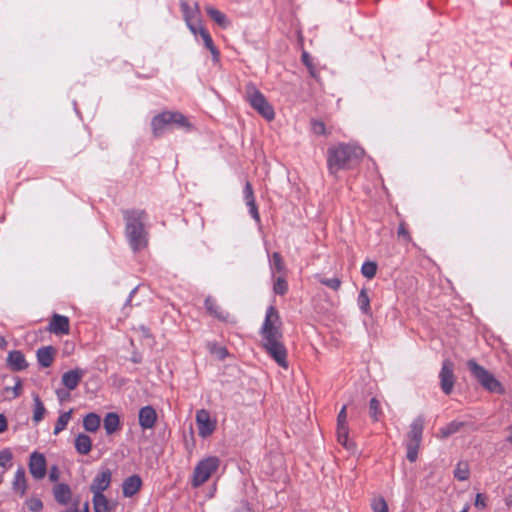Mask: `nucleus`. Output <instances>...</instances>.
I'll return each mask as SVG.
<instances>
[{"label": "nucleus", "instance_id": "f257e3e1", "mask_svg": "<svg viewBox=\"0 0 512 512\" xmlns=\"http://www.w3.org/2000/svg\"><path fill=\"white\" fill-rule=\"evenodd\" d=\"M261 346L284 369L288 368L287 350L282 342L281 319L274 306H269L260 329Z\"/></svg>", "mask_w": 512, "mask_h": 512}, {"label": "nucleus", "instance_id": "f03ea898", "mask_svg": "<svg viewBox=\"0 0 512 512\" xmlns=\"http://www.w3.org/2000/svg\"><path fill=\"white\" fill-rule=\"evenodd\" d=\"M125 231L129 244L134 252L148 245V234L144 228L146 212L144 210H126L123 212Z\"/></svg>", "mask_w": 512, "mask_h": 512}, {"label": "nucleus", "instance_id": "7ed1b4c3", "mask_svg": "<svg viewBox=\"0 0 512 512\" xmlns=\"http://www.w3.org/2000/svg\"><path fill=\"white\" fill-rule=\"evenodd\" d=\"M363 155L364 150L356 145L339 144L331 147L327 151L329 172L335 175L338 171L349 168L353 162L360 160Z\"/></svg>", "mask_w": 512, "mask_h": 512}, {"label": "nucleus", "instance_id": "20e7f679", "mask_svg": "<svg viewBox=\"0 0 512 512\" xmlns=\"http://www.w3.org/2000/svg\"><path fill=\"white\" fill-rule=\"evenodd\" d=\"M172 126L183 128L187 131L192 129L189 120L178 111H164L155 115L151 120V129L154 137H161Z\"/></svg>", "mask_w": 512, "mask_h": 512}, {"label": "nucleus", "instance_id": "39448f33", "mask_svg": "<svg viewBox=\"0 0 512 512\" xmlns=\"http://www.w3.org/2000/svg\"><path fill=\"white\" fill-rule=\"evenodd\" d=\"M244 97L250 106L256 110L263 118L271 121L275 118V112L272 105L267 101L261 91L254 83L248 82L245 85Z\"/></svg>", "mask_w": 512, "mask_h": 512}, {"label": "nucleus", "instance_id": "423d86ee", "mask_svg": "<svg viewBox=\"0 0 512 512\" xmlns=\"http://www.w3.org/2000/svg\"><path fill=\"white\" fill-rule=\"evenodd\" d=\"M467 367L472 376L489 392L504 393L502 384L486 370L483 366L479 365L474 359L467 361Z\"/></svg>", "mask_w": 512, "mask_h": 512}, {"label": "nucleus", "instance_id": "0eeeda50", "mask_svg": "<svg viewBox=\"0 0 512 512\" xmlns=\"http://www.w3.org/2000/svg\"><path fill=\"white\" fill-rule=\"evenodd\" d=\"M220 460L215 456H209L202 459L195 466L192 477L193 487H199L204 484L210 476L218 469Z\"/></svg>", "mask_w": 512, "mask_h": 512}, {"label": "nucleus", "instance_id": "6e6552de", "mask_svg": "<svg viewBox=\"0 0 512 512\" xmlns=\"http://www.w3.org/2000/svg\"><path fill=\"white\" fill-rule=\"evenodd\" d=\"M440 387L444 394L450 395L453 391L456 377L454 375V363L450 359L442 362L439 373Z\"/></svg>", "mask_w": 512, "mask_h": 512}, {"label": "nucleus", "instance_id": "1a4fd4ad", "mask_svg": "<svg viewBox=\"0 0 512 512\" xmlns=\"http://www.w3.org/2000/svg\"><path fill=\"white\" fill-rule=\"evenodd\" d=\"M29 472L36 480L43 479L47 472L45 456L39 452H33L29 458Z\"/></svg>", "mask_w": 512, "mask_h": 512}, {"label": "nucleus", "instance_id": "9d476101", "mask_svg": "<svg viewBox=\"0 0 512 512\" xmlns=\"http://www.w3.org/2000/svg\"><path fill=\"white\" fill-rule=\"evenodd\" d=\"M196 423L198 426V433L202 438L210 436L216 428L215 421L211 420L209 412L205 409L197 411Z\"/></svg>", "mask_w": 512, "mask_h": 512}, {"label": "nucleus", "instance_id": "9b49d317", "mask_svg": "<svg viewBox=\"0 0 512 512\" xmlns=\"http://www.w3.org/2000/svg\"><path fill=\"white\" fill-rule=\"evenodd\" d=\"M111 482V472L109 469L103 470L98 473L93 479L90 485V491L95 495H103V491H105Z\"/></svg>", "mask_w": 512, "mask_h": 512}, {"label": "nucleus", "instance_id": "f8f14e48", "mask_svg": "<svg viewBox=\"0 0 512 512\" xmlns=\"http://www.w3.org/2000/svg\"><path fill=\"white\" fill-rule=\"evenodd\" d=\"M424 429V418L423 416H418L413 420L410 425V430L407 434V442L406 444H413L420 446L422 441V434Z\"/></svg>", "mask_w": 512, "mask_h": 512}, {"label": "nucleus", "instance_id": "ddd939ff", "mask_svg": "<svg viewBox=\"0 0 512 512\" xmlns=\"http://www.w3.org/2000/svg\"><path fill=\"white\" fill-rule=\"evenodd\" d=\"M47 330L55 335L69 334V319L60 314H53Z\"/></svg>", "mask_w": 512, "mask_h": 512}, {"label": "nucleus", "instance_id": "4468645a", "mask_svg": "<svg viewBox=\"0 0 512 512\" xmlns=\"http://www.w3.org/2000/svg\"><path fill=\"white\" fill-rule=\"evenodd\" d=\"M157 420V413L152 406L142 407L139 411V425L143 429H151Z\"/></svg>", "mask_w": 512, "mask_h": 512}, {"label": "nucleus", "instance_id": "2eb2a0df", "mask_svg": "<svg viewBox=\"0 0 512 512\" xmlns=\"http://www.w3.org/2000/svg\"><path fill=\"white\" fill-rule=\"evenodd\" d=\"M83 376L84 371L80 368H75L62 375V383L69 390H74L80 383Z\"/></svg>", "mask_w": 512, "mask_h": 512}, {"label": "nucleus", "instance_id": "dca6fc26", "mask_svg": "<svg viewBox=\"0 0 512 512\" xmlns=\"http://www.w3.org/2000/svg\"><path fill=\"white\" fill-rule=\"evenodd\" d=\"M7 364L13 371H21L28 366L24 354L19 350H13L9 352L7 357Z\"/></svg>", "mask_w": 512, "mask_h": 512}, {"label": "nucleus", "instance_id": "f3484780", "mask_svg": "<svg viewBox=\"0 0 512 512\" xmlns=\"http://www.w3.org/2000/svg\"><path fill=\"white\" fill-rule=\"evenodd\" d=\"M244 198L246 200V204L249 207L251 216L257 221H260V216L257 210V206L255 203V197L253 193L252 185L249 181H246L244 190H243Z\"/></svg>", "mask_w": 512, "mask_h": 512}, {"label": "nucleus", "instance_id": "a211bd4d", "mask_svg": "<svg viewBox=\"0 0 512 512\" xmlns=\"http://www.w3.org/2000/svg\"><path fill=\"white\" fill-rule=\"evenodd\" d=\"M12 489L16 494H19L21 497L25 495L27 490V480L25 470L23 467H19L17 469L12 482Z\"/></svg>", "mask_w": 512, "mask_h": 512}, {"label": "nucleus", "instance_id": "6ab92c4d", "mask_svg": "<svg viewBox=\"0 0 512 512\" xmlns=\"http://www.w3.org/2000/svg\"><path fill=\"white\" fill-rule=\"evenodd\" d=\"M142 481L141 478L138 475H132L124 480L122 485V492L125 497H132L135 495L140 487H141Z\"/></svg>", "mask_w": 512, "mask_h": 512}, {"label": "nucleus", "instance_id": "aec40b11", "mask_svg": "<svg viewBox=\"0 0 512 512\" xmlns=\"http://www.w3.org/2000/svg\"><path fill=\"white\" fill-rule=\"evenodd\" d=\"M55 356V349L52 346L41 347L37 350V360L42 367H50Z\"/></svg>", "mask_w": 512, "mask_h": 512}, {"label": "nucleus", "instance_id": "412c9836", "mask_svg": "<svg viewBox=\"0 0 512 512\" xmlns=\"http://www.w3.org/2000/svg\"><path fill=\"white\" fill-rule=\"evenodd\" d=\"M103 426L108 435L114 434L120 428V418L117 413H107L103 420Z\"/></svg>", "mask_w": 512, "mask_h": 512}, {"label": "nucleus", "instance_id": "4be33fe9", "mask_svg": "<svg viewBox=\"0 0 512 512\" xmlns=\"http://www.w3.org/2000/svg\"><path fill=\"white\" fill-rule=\"evenodd\" d=\"M56 501L60 504H67L71 499V489L64 483H59L53 488Z\"/></svg>", "mask_w": 512, "mask_h": 512}, {"label": "nucleus", "instance_id": "5701e85b", "mask_svg": "<svg viewBox=\"0 0 512 512\" xmlns=\"http://www.w3.org/2000/svg\"><path fill=\"white\" fill-rule=\"evenodd\" d=\"M206 13L208 16L221 28H227L230 25V21L226 17V15L221 12L220 10L212 7V6H206L205 8Z\"/></svg>", "mask_w": 512, "mask_h": 512}, {"label": "nucleus", "instance_id": "b1692460", "mask_svg": "<svg viewBox=\"0 0 512 512\" xmlns=\"http://www.w3.org/2000/svg\"><path fill=\"white\" fill-rule=\"evenodd\" d=\"M75 449L81 455H87L92 449V440L86 434H79L75 439Z\"/></svg>", "mask_w": 512, "mask_h": 512}, {"label": "nucleus", "instance_id": "393cba45", "mask_svg": "<svg viewBox=\"0 0 512 512\" xmlns=\"http://www.w3.org/2000/svg\"><path fill=\"white\" fill-rule=\"evenodd\" d=\"M197 32H199L203 42H204V45L207 49H209V51L211 52L212 56H213V59L215 61H218L219 59V51L218 49L216 48V46L214 45L213 43V40L210 36V34L208 33V31L203 28L202 26H200L198 29H197Z\"/></svg>", "mask_w": 512, "mask_h": 512}, {"label": "nucleus", "instance_id": "a878e982", "mask_svg": "<svg viewBox=\"0 0 512 512\" xmlns=\"http://www.w3.org/2000/svg\"><path fill=\"white\" fill-rule=\"evenodd\" d=\"M205 307L207 311L220 320H227L228 314L224 313L211 297L205 299Z\"/></svg>", "mask_w": 512, "mask_h": 512}, {"label": "nucleus", "instance_id": "bb28decb", "mask_svg": "<svg viewBox=\"0 0 512 512\" xmlns=\"http://www.w3.org/2000/svg\"><path fill=\"white\" fill-rule=\"evenodd\" d=\"M100 423V417L95 413H89L83 419V427L88 432H96L100 427Z\"/></svg>", "mask_w": 512, "mask_h": 512}, {"label": "nucleus", "instance_id": "cd10ccee", "mask_svg": "<svg viewBox=\"0 0 512 512\" xmlns=\"http://www.w3.org/2000/svg\"><path fill=\"white\" fill-rule=\"evenodd\" d=\"M465 423L461 421H452L449 424H447L445 427H442L439 431L440 436L442 438H447L451 436L452 434H455L461 430L462 427H464Z\"/></svg>", "mask_w": 512, "mask_h": 512}, {"label": "nucleus", "instance_id": "c85d7f7f", "mask_svg": "<svg viewBox=\"0 0 512 512\" xmlns=\"http://www.w3.org/2000/svg\"><path fill=\"white\" fill-rule=\"evenodd\" d=\"M358 306L360 310L366 314L371 315V307H370V298L366 289H362L358 295L357 299Z\"/></svg>", "mask_w": 512, "mask_h": 512}, {"label": "nucleus", "instance_id": "c756f323", "mask_svg": "<svg viewBox=\"0 0 512 512\" xmlns=\"http://www.w3.org/2000/svg\"><path fill=\"white\" fill-rule=\"evenodd\" d=\"M33 401H34L33 420L36 423H38L39 421H41L43 419L46 409H45L40 397L37 394L33 395Z\"/></svg>", "mask_w": 512, "mask_h": 512}, {"label": "nucleus", "instance_id": "7c9ffc66", "mask_svg": "<svg viewBox=\"0 0 512 512\" xmlns=\"http://www.w3.org/2000/svg\"><path fill=\"white\" fill-rule=\"evenodd\" d=\"M94 512H110L107 498L104 495L93 496Z\"/></svg>", "mask_w": 512, "mask_h": 512}, {"label": "nucleus", "instance_id": "2f4dec72", "mask_svg": "<svg viewBox=\"0 0 512 512\" xmlns=\"http://www.w3.org/2000/svg\"><path fill=\"white\" fill-rule=\"evenodd\" d=\"M348 434H349L348 425H337L338 442L346 448L350 447Z\"/></svg>", "mask_w": 512, "mask_h": 512}, {"label": "nucleus", "instance_id": "473e14b6", "mask_svg": "<svg viewBox=\"0 0 512 512\" xmlns=\"http://www.w3.org/2000/svg\"><path fill=\"white\" fill-rule=\"evenodd\" d=\"M369 415L373 421L377 422L382 415L380 402L376 398H372L369 403Z\"/></svg>", "mask_w": 512, "mask_h": 512}, {"label": "nucleus", "instance_id": "72a5a7b5", "mask_svg": "<svg viewBox=\"0 0 512 512\" xmlns=\"http://www.w3.org/2000/svg\"><path fill=\"white\" fill-rule=\"evenodd\" d=\"M454 476L460 480L465 481L469 478V466L466 462H459L454 470Z\"/></svg>", "mask_w": 512, "mask_h": 512}, {"label": "nucleus", "instance_id": "f704fd0d", "mask_svg": "<svg viewBox=\"0 0 512 512\" xmlns=\"http://www.w3.org/2000/svg\"><path fill=\"white\" fill-rule=\"evenodd\" d=\"M377 272V264L372 261L365 262L361 267V273L367 279H372Z\"/></svg>", "mask_w": 512, "mask_h": 512}, {"label": "nucleus", "instance_id": "c9c22d12", "mask_svg": "<svg viewBox=\"0 0 512 512\" xmlns=\"http://www.w3.org/2000/svg\"><path fill=\"white\" fill-rule=\"evenodd\" d=\"M208 349L211 354L215 355L218 359L223 360L228 355V351L224 346L218 345L217 343H209Z\"/></svg>", "mask_w": 512, "mask_h": 512}, {"label": "nucleus", "instance_id": "e433bc0d", "mask_svg": "<svg viewBox=\"0 0 512 512\" xmlns=\"http://www.w3.org/2000/svg\"><path fill=\"white\" fill-rule=\"evenodd\" d=\"M71 418V412H64L62 413L56 422L55 428H54V434L60 433L62 430H64L68 424V421Z\"/></svg>", "mask_w": 512, "mask_h": 512}, {"label": "nucleus", "instance_id": "4c0bfd02", "mask_svg": "<svg viewBox=\"0 0 512 512\" xmlns=\"http://www.w3.org/2000/svg\"><path fill=\"white\" fill-rule=\"evenodd\" d=\"M12 452L9 449H3L0 451V467L5 470L12 466Z\"/></svg>", "mask_w": 512, "mask_h": 512}, {"label": "nucleus", "instance_id": "58836bf2", "mask_svg": "<svg viewBox=\"0 0 512 512\" xmlns=\"http://www.w3.org/2000/svg\"><path fill=\"white\" fill-rule=\"evenodd\" d=\"M273 290L276 294L284 295L288 290V285L283 277H278L273 286Z\"/></svg>", "mask_w": 512, "mask_h": 512}, {"label": "nucleus", "instance_id": "ea45409f", "mask_svg": "<svg viewBox=\"0 0 512 512\" xmlns=\"http://www.w3.org/2000/svg\"><path fill=\"white\" fill-rule=\"evenodd\" d=\"M181 8H182V11H183V13H184V18H185L186 22L188 23V26H189L190 30H191L194 34H196V33H197V28H196L195 26H193V25L190 23V21H191V19H192V13H193V12H192V10H191V9H190V7L188 6V4H187V3H185V2H183V3L181 4Z\"/></svg>", "mask_w": 512, "mask_h": 512}, {"label": "nucleus", "instance_id": "a19ab883", "mask_svg": "<svg viewBox=\"0 0 512 512\" xmlns=\"http://www.w3.org/2000/svg\"><path fill=\"white\" fill-rule=\"evenodd\" d=\"M371 506L374 512H388V505L382 497L374 499Z\"/></svg>", "mask_w": 512, "mask_h": 512}, {"label": "nucleus", "instance_id": "79ce46f5", "mask_svg": "<svg viewBox=\"0 0 512 512\" xmlns=\"http://www.w3.org/2000/svg\"><path fill=\"white\" fill-rule=\"evenodd\" d=\"M28 509L32 512H40L43 508V503L39 498L31 497L26 501Z\"/></svg>", "mask_w": 512, "mask_h": 512}, {"label": "nucleus", "instance_id": "37998d69", "mask_svg": "<svg viewBox=\"0 0 512 512\" xmlns=\"http://www.w3.org/2000/svg\"><path fill=\"white\" fill-rule=\"evenodd\" d=\"M271 265L277 272H282L284 270L282 257L278 252H274L272 254Z\"/></svg>", "mask_w": 512, "mask_h": 512}, {"label": "nucleus", "instance_id": "c03bdc74", "mask_svg": "<svg viewBox=\"0 0 512 512\" xmlns=\"http://www.w3.org/2000/svg\"><path fill=\"white\" fill-rule=\"evenodd\" d=\"M419 447L420 446L413 445V444H406V449H407L406 456L410 462H415L417 460Z\"/></svg>", "mask_w": 512, "mask_h": 512}, {"label": "nucleus", "instance_id": "a18cd8bd", "mask_svg": "<svg viewBox=\"0 0 512 512\" xmlns=\"http://www.w3.org/2000/svg\"><path fill=\"white\" fill-rule=\"evenodd\" d=\"M321 283L335 291L341 286V281L338 278L322 279Z\"/></svg>", "mask_w": 512, "mask_h": 512}, {"label": "nucleus", "instance_id": "49530a36", "mask_svg": "<svg viewBox=\"0 0 512 512\" xmlns=\"http://www.w3.org/2000/svg\"><path fill=\"white\" fill-rule=\"evenodd\" d=\"M312 130L315 134L323 135L326 132L325 124L322 121L319 120H313L312 123Z\"/></svg>", "mask_w": 512, "mask_h": 512}, {"label": "nucleus", "instance_id": "de8ad7c7", "mask_svg": "<svg viewBox=\"0 0 512 512\" xmlns=\"http://www.w3.org/2000/svg\"><path fill=\"white\" fill-rule=\"evenodd\" d=\"M397 234H398V237L403 238L406 242H410L411 241L410 233L406 229V226H405L404 222H401L399 224Z\"/></svg>", "mask_w": 512, "mask_h": 512}, {"label": "nucleus", "instance_id": "09e8293b", "mask_svg": "<svg viewBox=\"0 0 512 512\" xmlns=\"http://www.w3.org/2000/svg\"><path fill=\"white\" fill-rule=\"evenodd\" d=\"M302 61L306 65V67L308 68L310 74L314 75L315 74V68H314V66L312 64V61H311V58H310L309 54L307 52H305V51L302 53Z\"/></svg>", "mask_w": 512, "mask_h": 512}, {"label": "nucleus", "instance_id": "8fccbe9b", "mask_svg": "<svg viewBox=\"0 0 512 512\" xmlns=\"http://www.w3.org/2000/svg\"><path fill=\"white\" fill-rule=\"evenodd\" d=\"M346 405L342 407L340 410L338 416H337V425H348L347 424V412H346Z\"/></svg>", "mask_w": 512, "mask_h": 512}, {"label": "nucleus", "instance_id": "3c124183", "mask_svg": "<svg viewBox=\"0 0 512 512\" xmlns=\"http://www.w3.org/2000/svg\"><path fill=\"white\" fill-rule=\"evenodd\" d=\"M475 506L477 508H485L486 507V497L482 493H478L475 498Z\"/></svg>", "mask_w": 512, "mask_h": 512}, {"label": "nucleus", "instance_id": "603ef678", "mask_svg": "<svg viewBox=\"0 0 512 512\" xmlns=\"http://www.w3.org/2000/svg\"><path fill=\"white\" fill-rule=\"evenodd\" d=\"M49 479L53 482H55L59 479V470H58L57 466L51 467L50 473H49Z\"/></svg>", "mask_w": 512, "mask_h": 512}, {"label": "nucleus", "instance_id": "864d4df0", "mask_svg": "<svg viewBox=\"0 0 512 512\" xmlns=\"http://www.w3.org/2000/svg\"><path fill=\"white\" fill-rule=\"evenodd\" d=\"M13 390V393H14V397H18L20 394H21V390H22V384H21V381L18 380L15 384V386L12 388Z\"/></svg>", "mask_w": 512, "mask_h": 512}, {"label": "nucleus", "instance_id": "5fc2aeb1", "mask_svg": "<svg viewBox=\"0 0 512 512\" xmlns=\"http://www.w3.org/2000/svg\"><path fill=\"white\" fill-rule=\"evenodd\" d=\"M7 429V420L3 414H0V433H3Z\"/></svg>", "mask_w": 512, "mask_h": 512}, {"label": "nucleus", "instance_id": "6e6d98bb", "mask_svg": "<svg viewBox=\"0 0 512 512\" xmlns=\"http://www.w3.org/2000/svg\"><path fill=\"white\" fill-rule=\"evenodd\" d=\"M505 504L507 507H512V494L508 495L505 498Z\"/></svg>", "mask_w": 512, "mask_h": 512}, {"label": "nucleus", "instance_id": "4d7b16f0", "mask_svg": "<svg viewBox=\"0 0 512 512\" xmlns=\"http://www.w3.org/2000/svg\"><path fill=\"white\" fill-rule=\"evenodd\" d=\"M7 345V341L5 340L4 337H0V348L1 349H4Z\"/></svg>", "mask_w": 512, "mask_h": 512}, {"label": "nucleus", "instance_id": "13d9d810", "mask_svg": "<svg viewBox=\"0 0 512 512\" xmlns=\"http://www.w3.org/2000/svg\"><path fill=\"white\" fill-rule=\"evenodd\" d=\"M83 512H89V504H88V502L84 503Z\"/></svg>", "mask_w": 512, "mask_h": 512}, {"label": "nucleus", "instance_id": "bf43d9fd", "mask_svg": "<svg viewBox=\"0 0 512 512\" xmlns=\"http://www.w3.org/2000/svg\"><path fill=\"white\" fill-rule=\"evenodd\" d=\"M135 291H136V288L132 290L130 297L135 293Z\"/></svg>", "mask_w": 512, "mask_h": 512}, {"label": "nucleus", "instance_id": "052dcab7", "mask_svg": "<svg viewBox=\"0 0 512 512\" xmlns=\"http://www.w3.org/2000/svg\"><path fill=\"white\" fill-rule=\"evenodd\" d=\"M2 483V475L0 474V484Z\"/></svg>", "mask_w": 512, "mask_h": 512}, {"label": "nucleus", "instance_id": "680f3d73", "mask_svg": "<svg viewBox=\"0 0 512 512\" xmlns=\"http://www.w3.org/2000/svg\"><path fill=\"white\" fill-rule=\"evenodd\" d=\"M461 512H467V509L465 508V509H463Z\"/></svg>", "mask_w": 512, "mask_h": 512}]
</instances>
